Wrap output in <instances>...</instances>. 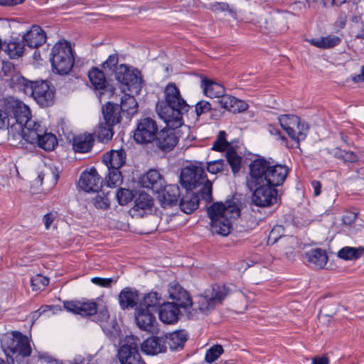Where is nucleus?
<instances>
[{
    "instance_id": "1",
    "label": "nucleus",
    "mask_w": 364,
    "mask_h": 364,
    "mask_svg": "<svg viewBox=\"0 0 364 364\" xmlns=\"http://www.w3.org/2000/svg\"><path fill=\"white\" fill-rule=\"evenodd\" d=\"M165 101L159 102L156 109L159 117L166 124L180 126L183 124L182 116L190 106L182 97L179 89L174 83H169L165 88Z\"/></svg>"
},
{
    "instance_id": "2",
    "label": "nucleus",
    "mask_w": 364,
    "mask_h": 364,
    "mask_svg": "<svg viewBox=\"0 0 364 364\" xmlns=\"http://www.w3.org/2000/svg\"><path fill=\"white\" fill-rule=\"evenodd\" d=\"M180 181L184 188L196 190L200 188V196L206 202L213 200V185L210 181L206 179L203 162L196 161L182 168Z\"/></svg>"
},
{
    "instance_id": "3",
    "label": "nucleus",
    "mask_w": 364,
    "mask_h": 364,
    "mask_svg": "<svg viewBox=\"0 0 364 364\" xmlns=\"http://www.w3.org/2000/svg\"><path fill=\"white\" fill-rule=\"evenodd\" d=\"M210 219L211 230L223 236H227L232 229V220L240 215V210L234 203H214L208 208Z\"/></svg>"
},
{
    "instance_id": "4",
    "label": "nucleus",
    "mask_w": 364,
    "mask_h": 364,
    "mask_svg": "<svg viewBox=\"0 0 364 364\" xmlns=\"http://www.w3.org/2000/svg\"><path fill=\"white\" fill-rule=\"evenodd\" d=\"M12 82L18 89L32 97L40 106L48 107L53 104L54 90L48 82L31 81L20 75H15Z\"/></svg>"
},
{
    "instance_id": "5",
    "label": "nucleus",
    "mask_w": 364,
    "mask_h": 364,
    "mask_svg": "<svg viewBox=\"0 0 364 364\" xmlns=\"http://www.w3.org/2000/svg\"><path fill=\"white\" fill-rule=\"evenodd\" d=\"M50 63L53 70L64 75L72 70L75 59L73 48L68 41H59L52 48Z\"/></svg>"
},
{
    "instance_id": "6",
    "label": "nucleus",
    "mask_w": 364,
    "mask_h": 364,
    "mask_svg": "<svg viewBox=\"0 0 364 364\" xmlns=\"http://www.w3.org/2000/svg\"><path fill=\"white\" fill-rule=\"evenodd\" d=\"M230 290L225 285L214 284L207 289L204 295H198L195 298L191 306L194 311L207 315L229 294Z\"/></svg>"
},
{
    "instance_id": "7",
    "label": "nucleus",
    "mask_w": 364,
    "mask_h": 364,
    "mask_svg": "<svg viewBox=\"0 0 364 364\" xmlns=\"http://www.w3.org/2000/svg\"><path fill=\"white\" fill-rule=\"evenodd\" d=\"M12 344L5 351L8 364H28L31 348L28 337L16 333Z\"/></svg>"
},
{
    "instance_id": "8",
    "label": "nucleus",
    "mask_w": 364,
    "mask_h": 364,
    "mask_svg": "<svg viewBox=\"0 0 364 364\" xmlns=\"http://www.w3.org/2000/svg\"><path fill=\"white\" fill-rule=\"evenodd\" d=\"M281 127L286 131L289 136L296 141L297 146L300 141H304L308 133L309 127L307 123L301 121L295 115L283 114L279 117Z\"/></svg>"
},
{
    "instance_id": "9",
    "label": "nucleus",
    "mask_w": 364,
    "mask_h": 364,
    "mask_svg": "<svg viewBox=\"0 0 364 364\" xmlns=\"http://www.w3.org/2000/svg\"><path fill=\"white\" fill-rule=\"evenodd\" d=\"M6 107L7 111L16 119L15 124L26 127V132L28 129H32L36 126V119H33L29 107L21 101L15 99H10L6 101Z\"/></svg>"
},
{
    "instance_id": "10",
    "label": "nucleus",
    "mask_w": 364,
    "mask_h": 364,
    "mask_svg": "<svg viewBox=\"0 0 364 364\" xmlns=\"http://www.w3.org/2000/svg\"><path fill=\"white\" fill-rule=\"evenodd\" d=\"M269 168V161L264 158L256 159L250 163V173L247 178V186L250 191L259 184L268 185L267 173Z\"/></svg>"
},
{
    "instance_id": "11",
    "label": "nucleus",
    "mask_w": 364,
    "mask_h": 364,
    "mask_svg": "<svg viewBox=\"0 0 364 364\" xmlns=\"http://www.w3.org/2000/svg\"><path fill=\"white\" fill-rule=\"evenodd\" d=\"M182 125L175 126L166 124V127L161 129L155 139L156 146L161 151L168 152L173 149L181 137Z\"/></svg>"
},
{
    "instance_id": "12",
    "label": "nucleus",
    "mask_w": 364,
    "mask_h": 364,
    "mask_svg": "<svg viewBox=\"0 0 364 364\" xmlns=\"http://www.w3.org/2000/svg\"><path fill=\"white\" fill-rule=\"evenodd\" d=\"M252 191V203L257 207H270L278 201V191L272 186L259 184Z\"/></svg>"
},
{
    "instance_id": "13",
    "label": "nucleus",
    "mask_w": 364,
    "mask_h": 364,
    "mask_svg": "<svg viewBox=\"0 0 364 364\" xmlns=\"http://www.w3.org/2000/svg\"><path fill=\"white\" fill-rule=\"evenodd\" d=\"M139 75V72L137 70H130L124 64H121L115 69L116 80L135 93H138L141 87L142 80Z\"/></svg>"
},
{
    "instance_id": "14",
    "label": "nucleus",
    "mask_w": 364,
    "mask_h": 364,
    "mask_svg": "<svg viewBox=\"0 0 364 364\" xmlns=\"http://www.w3.org/2000/svg\"><path fill=\"white\" fill-rule=\"evenodd\" d=\"M158 125L151 117L141 119L134 131V139L138 144H148L155 140Z\"/></svg>"
},
{
    "instance_id": "15",
    "label": "nucleus",
    "mask_w": 364,
    "mask_h": 364,
    "mask_svg": "<svg viewBox=\"0 0 364 364\" xmlns=\"http://www.w3.org/2000/svg\"><path fill=\"white\" fill-rule=\"evenodd\" d=\"M26 136L29 144H36L46 151L53 150L57 144L55 136L51 133L46 132L44 127L38 122L36 123V126L32 128V131L28 132Z\"/></svg>"
},
{
    "instance_id": "16",
    "label": "nucleus",
    "mask_w": 364,
    "mask_h": 364,
    "mask_svg": "<svg viewBox=\"0 0 364 364\" xmlns=\"http://www.w3.org/2000/svg\"><path fill=\"white\" fill-rule=\"evenodd\" d=\"M118 358L121 364H145L139 352L138 344L130 340L119 349Z\"/></svg>"
},
{
    "instance_id": "17",
    "label": "nucleus",
    "mask_w": 364,
    "mask_h": 364,
    "mask_svg": "<svg viewBox=\"0 0 364 364\" xmlns=\"http://www.w3.org/2000/svg\"><path fill=\"white\" fill-rule=\"evenodd\" d=\"M168 294L169 297L173 301L171 303L179 306L181 309L186 310L193 304L188 291L176 282L169 284Z\"/></svg>"
},
{
    "instance_id": "18",
    "label": "nucleus",
    "mask_w": 364,
    "mask_h": 364,
    "mask_svg": "<svg viewBox=\"0 0 364 364\" xmlns=\"http://www.w3.org/2000/svg\"><path fill=\"white\" fill-rule=\"evenodd\" d=\"M79 186L85 192H98L102 186V179L95 168L81 173Z\"/></svg>"
},
{
    "instance_id": "19",
    "label": "nucleus",
    "mask_w": 364,
    "mask_h": 364,
    "mask_svg": "<svg viewBox=\"0 0 364 364\" xmlns=\"http://www.w3.org/2000/svg\"><path fill=\"white\" fill-rule=\"evenodd\" d=\"M155 312L136 308L135 318L138 326L144 331L156 333L158 330Z\"/></svg>"
},
{
    "instance_id": "20",
    "label": "nucleus",
    "mask_w": 364,
    "mask_h": 364,
    "mask_svg": "<svg viewBox=\"0 0 364 364\" xmlns=\"http://www.w3.org/2000/svg\"><path fill=\"white\" fill-rule=\"evenodd\" d=\"M139 183L144 188L159 193L165 181L162 175L156 169H150L139 178Z\"/></svg>"
},
{
    "instance_id": "21",
    "label": "nucleus",
    "mask_w": 364,
    "mask_h": 364,
    "mask_svg": "<svg viewBox=\"0 0 364 364\" xmlns=\"http://www.w3.org/2000/svg\"><path fill=\"white\" fill-rule=\"evenodd\" d=\"M154 200L151 196L146 193L141 192L136 198L134 205L131 210L133 216L143 217L152 211Z\"/></svg>"
},
{
    "instance_id": "22",
    "label": "nucleus",
    "mask_w": 364,
    "mask_h": 364,
    "mask_svg": "<svg viewBox=\"0 0 364 364\" xmlns=\"http://www.w3.org/2000/svg\"><path fill=\"white\" fill-rule=\"evenodd\" d=\"M186 189V193L183 195L180 200V208L181 211L186 214H190L196 210L198 207L199 201L203 199L200 194V191L193 189Z\"/></svg>"
},
{
    "instance_id": "23",
    "label": "nucleus",
    "mask_w": 364,
    "mask_h": 364,
    "mask_svg": "<svg viewBox=\"0 0 364 364\" xmlns=\"http://www.w3.org/2000/svg\"><path fill=\"white\" fill-rule=\"evenodd\" d=\"M269 168L267 173L268 185L274 188L281 186L286 180L289 168L286 165L273 164L269 161Z\"/></svg>"
},
{
    "instance_id": "24",
    "label": "nucleus",
    "mask_w": 364,
    "mask_h": 364,
    "mask_svg": "<svg viewBox=\"0 0 364 364\" xmlns=\"http://www.w3.org/2000/svg\"><path fill=\"white\" fill-rule=\"evenodd\" d=\"M22 38L28 47L36 48L45 43L46 35L40 26L34 25L23 36Z\"/></svg>"
},
{
    "instance_id": "25",
    "label": "nucleus",
    "mask_w": 364,
    "mask_h": 364,
    "mask_svg": "<svg viewBox=\"0 0 364 364\" xmlns=\"http://www.w3.org/2000/svg\"><path fill=\"white\" fill-rule=\"evenodd\" d=\"M181 196V191L178 186L171 184L164 186L163 188L159 193V198L164 207L166 205H173L178 203Z\"/></svg>"
},
{
    "instance_id": "26",
    "label": "nucleus",
    "mask_w": 364,
    "mask_h": 364,
    "mask_svg": "<svg viewBox=\"0 0 364 364\" xmlns=\"http://www.w3.org/2000/svg\"><path fill=\"white\" fill-rule=\"evenodd\" d=\"M164 337L151 336L145 340L141 344V350L148 355H156L166 351L167 347Z\"/></svg>"
},
{
    "instance_id": "27",
    "label": "nucleus",
    "mask_w": 364,
    "mask_h": 364,
    "mask_svg": "<svg viewBox=\"0 0 364 364\" xmlns=\"http://www.w3.org/2000/svg\"><path fill=\"white\" fill-rule=\"evenodd\" d=\"M118 300L122 310L136 308L139 301V292L130 287H125L120 291Z\"/></svg>"
},
{
    "instance_id": "28",
    "label": "nucleus",
    "mask_w": 364,
    "mask_h": 364,
    "mask_svg": "<svg viewBox=\"0 0 364 364\" xmlns=\"http://www.w3.org/2000/svg\"><path fill=\"white\" fill-rule=\"evenodd\" d=\"M217 102L221 108L233 113L243 112L248 107L246 102L225 93L218 98Z\"/></svg>"
},
{
    "instance_id": "29",
    "label": "nucleus",
    "mask_w": 364,
    "mask_h": 364,
    "mask_svg": "<svg viewBox=\"0 0 364 364\" xmlns=\"http://www.w3.org/2000/svg\"><path fill=\"white\" fill-rule=\"evenodd\" d=\"M102 161L107 168L119 169L126 161V153L122 149L111 150L102 156Z\"/></svg>"
},
{
    "instance_id": "30",
    "label": "nucleus",
    "mask_w": 364,
    "mask_h": 364,
    "mask_svg": "<svg viewBox=\"0 0 364 364\" xmlns=\"http://www.w3.org/2000/svg\"><path fill=\"white\" fill-rule=\"evenodd\" d=\"M180 306L171 302L163 304L159 310L160 320L167 324H173L178 320Z\"/></svg>"
},
{
    "instance_id": "31",
    "label": "nucleus",
    "mask_w": 364,
    "mask_h": 364,
    "mask_svg": "<svg viewBox=\"0 0 364 364\" xmlns=\"http://www.w3.org/2000/svg\"><path fill=\"white\" fill-rule=\"evenodd\" d=\"M98 321L100 322V326L103 331L109 337H116L119 334V327L115 320H112L109 323V314L107 308L100 311L97 314Z\"/></svg>"
},
{
    "instance_id": "32",
    "label": "nucleus",
    "mask_w": 364,
    "mask_h": 364,
    "mask_svg": "<svg viewBox=\"0 0 364 364\" xmlns=\"http://www.w3.org/2000/svg\"><path fill=\"white\" fill-rule=\"evenodd\" d=\"M304 257L309 264L316 269L323 268L328 259L326 252L321 248L310 250L305 252Z\"/></svg>"
},
{
    "instance_id": "33",
    "label": "nucleus",
    "mask_w": 364,
    "mask_h": 364,
    "mask_svg": "<svg viewBox=\"0 0 364 364\" xmlns=\"http://www.w3.org/2000/svg\"><path fill=\"white\" fill-rule=\"evenodd\" d=\"M103 121L105 124H110L112 125L117 124L121 122V109L117 104L110 102L106 103L102 107Z\"/></svg>"
},
{
    "instance_id": "34",
    "label": "nucleus",
    "mask_w": 364,
    "mask_h": 364,
    "mask_svg": "<svg viewBox=\"0 0 364 364\" xmlns=\"http://www.w3.org/2000/svg\"><path fill=\"white\" fill-rule=\"evenodd\" d=\"M31 131H32V129H28V132H26V127L21 126V128H18V124H12L8 128V140L13 146H18L19 144L23 146L24 143L22 142L23 141L28 143L26 135Z\"/></svg>"
},
{
    "instance_id": "35",
    "label": "nucleus",
    "mask_w": 364,
    "mask_h": 364,
    "mask_svg": "<svg viewBox=\"0 0 364 364\" xmlns=\"http://www.w3.org/2000/svg\"><path fill=\"white\" fill-rule=\"evenodd\" d=\"M165 339L166 347L171 350L182 348L188 339L187 333L183 331H176L163 336Z\"/></svg>"
},
{
    "instance_id": "36",
    "label": "nucleus",
    "mask_w": 364,
    "mask_h": 364,
    "mask_svg": "<svg viewBox=\"0 0 364 364\" xmlns=\"http://www.w3.org/2000/svg\"><path fill=\"white\" fill-rule=\"evenodd\" d=\"M94 136L91 134H84L74 136L73 149L75 152H89L94 144Z\"/></svg>"
},
{
    "instance_id": "37",
    "label": "nucleus",
    "mask_w": 364,
    "mask_h": 364,
    "mask_svg": "<svg viewBox=\"0 0 364 364\" xmlns=\"http://www.w3.org/2000/svg\"><path fill=\"white\" fill-rule=\"evenodd\" d=\"M161 301V296L157 292L151 291L143 297V300L139 302L136 308L156 313L162 305Z\"/></svg>"
},
{
    "instance_id": "38",
    "label": "nucleus",
    "mask_w": 364,
    "mask_h": 364,
    "mask_svg": "<svg viewBox=\"0 0 364 364\" xmlns=\"http://www.w3.org/2000/svg\"><path fill=\"white\" fill-rule=\"evenodd\" d=\"M200 86L203 93L210 98H219L225 92V87L223 85L206 77L202 78Z\"/></svg>"
},
{
    "instance_id": "39",
    "label": "nucleus",
    "mask_w": 364,
    "mask_h": 364,
    "mask_svg": "<svg viewBox=\"0 0 364 364\" xmlns=\"http://www.w3.org/2000/svg\"><path fill=\"white\" fill-rule=\"evenodd\" d=\"M2 49L11 58H16L21 56L24 50V41L17 38H13L6 45L2 46Z\"/></svg>"
},
{
    "instance_id": "40",
    "label": "nucleus",
    "mask_w": 364,
    "mask_h": 364,
    "mask_svg": "<svg viewBox=\"0 0 364 364\" xmlns=\"http://www.w3.org/2000/svg\"><path fill=\"white\" fill-rule=\"evenodd\" d=\"M88 77L95 90L107 91V81L104 73L97 68H92L88 73Z\"/></svg>"
},
{
    "instance_id": "41",
    "label": "nucleus",
    "mask_w": 364,
    "mask_h": 364,
    "mask_svg": "<svg viewBox=\"0 0 364 364\" xmlns=\"http://www.w3.org/2000/svg\"><path fill=\"white\" fill-rule=\"evenodd\" d=\"M122 112L129 115H133L137 112L138 103L134 96L124 94L121 98V104L119 106Z\"/></svg>"
},
{
    "instance_id": "42",
    "label": "nucleus",
    "mask_w": 364,
    "mask_h": 364,
    "mask_svg": "<svg viewBox=\"0 0 364 364\" xmlns=\"http://www.w3.org/2000/svg\"><path fill=\"white\" fill-rule=\"evenodd\" d=\"M113 127L112 124H105L102 121L100 122L95 132L99 141L103 143H107L110 141L114 135Z\"/></svg>"
},
{
    "instance_id": "43",
    "label": "nucleus",
    "mask_w": 364,
    "mask_h": 364,
    "mask_svg": "<svg viewBox=\"0 0 364 364\" xmlns=\"http://www.w3.org/2000/svg\"><path fill=\"white\" fill-rule=\"evenodd\" d=\"M363 253L364 249L363 247H344L339 250L338 256L345 260H351L359 258Z\"/></svg>"
},
{
    "instance_id": "44",
    "label": "nucleus",
    "mask_w": 364,
    "mask_h": 364,
    "mask_svg": "<svg viewBox=\"0 0 364 364\" xmlns=\"http://www.w3.org/2000/svg\"><path fill=\"white\" fill-rule=\"evenodd\" d=\"M59 178V174L57 170H53L50 168H46L45 170L41 171L36 179L35 180V182L36 184H42L43 180H46V181H50L52 184L55 185Z\"/></svg>"
},
{
    "instance_id": "45",
    "label": "nucleus",
    "mask_w": 364,
    "mask_h": 364,
    "mask_svg": "<svg viewBox=\"0 0 364 364\" xmlns=\"http://www.w3.org/2000/svg\"><path fill=\"white\" fill-rule=\"evenodd\" d=\"M226 158L234 173H237L241 167L242 158L237 152L231 149L227 151Z\"/></svg>"
},
{
    "instance_id": "46",
    "label": "nucleus",
    "mask_w": 364,
    "mask_h": 364,
    "mask_svg": "<svg viewBox=\"0 0 364 364\" xmlns=\"http://www.w3.org/2000/svg\"><path fill=\"white\" fill-rule=\"evenodd\" d=\"M331 154L335 157L342 159L344 162L354 163L358 161V157L353 151H346L339 148L333 149Z\"/></svg>"
},
{
    "instance_id": "47",
    "label": "nucleus",
    "mask_w": 364,
    "mask_h": 364,
    "mask_svg": "<svg viewBox=\"0 0 364 364\" xmlns=\"http://www.w3.org/2000/svg\"><path fill=\"white\" fill-rule=\"evenodd\" d=\"M78 314L82 316H90L97 311V305L95 301H80Z\"/></svg>"
},
{
    "instance_id": "48",
    "label": "nucleus",
    "mask_w": 364,
    "mask_h": 364,
    "mask_svg": "<svg viewBox=\"0 0 364 364\" xmlns=\"http://www.w3.org/2000/svg\"><path fill=\"white\" fill-rule=\"evenodd\" d=\"M109 173L105 178V181L109 187H114L122 181V175L119 169L108 168Z\"/></svg>"
},
{
    "instance_id": "49",
    "label": "nucleus",
    "mask_w": 364,
    "mask_h": 364,
    "mask_svg": "<svg viewBox=\"0 0 364 364\" xmlns=\"http://www.w3.org/2000/svg\"><path fill=\"white\" fill-rule=\"evenodd\" d=\"M223 353V348L221 345H214L206 351L205 360L211 363L218 360Z\"/></svg>"
},
{
    "instance_id": "50",
    "label": "nucleus",
    "mask_w": 364,
    "mask_h": 364,
    "mask_svg": "<svg viewBox=\"0 0 364 364\" xmlns=\"http://www.w3.org/2000/svg\"><path fill=\"white\" fill-rule=\"evenodd\" d=\"M116 197L118 203L122 205H124L132 200L134 196L132 191L126 188H120L117 192Z\"/></svg>"
},
{
    "instance_id": "51",
    "label": "nucleus",
    "mask_w": 364,
    "mask_h": 364,
    "mask_svg": "<svg viewBox=\"0 0 364 364\" xmlns=\"http://www.w3.org/2000/svg\"><path fill=\"white\" fill-rule=\"evenodd\" d=\"M226 133L225 131H220L217 137L216 141L214 142L213 149L216 151H224L226 149L229 143L227 141L226 139Z\"/></svg>"
},
{
    "instance_id": "52",
    "label": "nucleus",
    "mask_w": 364,
    "mask_h": 364,
    "mask_svg": "<svg viewBox=\"0 0 364 364\" xmlns=\"http://www.w3.org/2000/svg\"><path fill=\"white\" fill-rule=\"evenodd\" d=\"M224 166L225 161L223 159H218L207 162L206 168L209 173L216 174L223 170Z\"/></svg>"
},
{
    "instance_id": "53",
    "label": "nucleus",
    "mask_w": 364,
    "mask_h": 364,
    "mask_svg": "<svg viewBox=\"0 0 364 364\" xmlns=\"http://www.w3.org/2000/svg\"><path fill=\"white\" fill-rule=\"evenodd\" d=\"M49 284V279L47 277L41 275H36L35 277L31 278V285L33 290H38L41 288L40 284L43 287H46Z\"/></svg>"
},
{
    "instance_id": "54",
    "label": "nucleus",
    "mask_w": 364,
    "mask_h": 364,
    "mask_svg": "<svg viewBox=\"0 0 364 364\" xmlns=\"http://www.w3.org/2000/svg\"><path fill=\"white\" fill-rule=\"evenodd\" d=\"M1 71L4 74V76L5 77H11V78L9 79V80L11 81V84L14 86V87H17V85H14L12 82V78L18 75L17 73H15V68L14 67V65L11 63H2V68H1Z\"/></svg>"
},
{
    "instance_id": "55",
    "label": "nucleus",
    "mask_w": 364,
    "mask_h": 364,
    "mask_svg": "<svg viewBox=\"0 0 364 364\" xmlns=\"http://www.w3.org/2000/svg\"><path fill=\"white\" fill-rule=\"evenodd\" d=\"M117 278H102V277H92L91 282L101 287H110L112 284L116 283Z\"/></svg>"
},
{
    "instance_id": "56",
    "label": "nucleus",
    "mask_w": 364,
    "mask_h": 364,
    "mask_svg": "<svg viewBox=\"0 0 364 364\" xmlns=\"http://www.w3.org/2000/svg\"><path fill=\"white\" fill-rule=\"evenodd\" d=\"M92 203L95 207L102 210L107 209L109 205V199L107 197L102 196L100 194L97 195L92 199Z\"/></svg>"
},
{
    "instance_id": "57",
    "label": "nucleus",
    "mask_w": 364,
    "mask_h": 364,
    "mask_svg": "<svg viewBox=\"0 0 364 364\" xmlns=\"http://www.w3.org/2000/svg\"><path fill=\"white\" fill-rule=\"evenodd\" d=\"M323 48H330L338 45L341 42V38L336 36H328L322 37Z\"/></svg>"
},
{
    "instance_id": "58",
    "label": "nucleus",
    "mask_w": 364,
    "mask_h": 364,
    "mask_svg": "<svg viewBox=\"0 0 364 364\" xmlns=\"http://www.w3.org/2000/svg\"><path fill=\"white\" fill-rule=\"evenodd\" d=\"M211 109V105L208 101L201 100L196 105L195 110L198 116L207 113Z\"/></svg>"
},
{
    "instance_id": "59",
    "label": "nucleus",
    "mask_w": 364,
    "mask_h": 364,
    "mask_svg": "<svg viewBox=\"0 0 364 364\" xmlns=\"http://www.w3.org/2000/svg\"><path fill=\"white\" fill-rule=\"evenodd\" d=\"M118 61L119 58L117 54H112L108 57L107 60L103 63L102 66L105 69L114 70L117 68Z\"/></svg>"
},
{
    "instance_id": "60",
    "label": "nucleus",
    "mask_w": 364,
    "mask_h": 364,
    "mask_svg": "<svg viewBox=\"0 0 364 364\" xmlns=\"http://www.w3.org/2000/svg\"><path fill=\"white\" fill-rule=\"evenodd\" d=\"M80 301H65L63 302L64 308L70 312L78 314Z\"/></svg>"
},
{
    "instance_id": "61",
    "label": "nucleus",
    "mask_w": 364,
    "mask_h": 364,
    "mask_svg": "<svg viewBox=\"0 0 364 364\" xmlns=\"http://www.w3.org/2000/svg\"><path fill=\"white\" fill-rule=\"evenodd\" d=\"M39 360L42 363L46 364H63L47 353H42L39 355Z\"/></svg>"
},
{
    "instance_id": "62",
    "label": "nucleus",
    "mask_w": 364,
    "mask_h": 364,
    "mask_svg": "<svg viewBox=\"0 0 364 364\" xmlns=\"http://www.w3.org/2000/svg\"><path fill=\"white\" fill-rule=\"evenodd\" d=\"M56 215H57L56 213L50 212V213L46 214L43 216V221L44 223L45 228L46 230H48L50 228L51 224L53 223V222L54 221V220L56 218Z\"/></svg>"
},
{
    "instance_id": "63",
    "label": "nucleus",
    "mask_w": 364,
    "mask_h": 364,
    "mask_svg": "<svg viewBox=\"0 0 364 364\" xmlns=\"http://www.w3.org/2000/svg\"><path fill=\"white\" fill-rule=\"evenodd\" d=\"M357 218V214L353 212L348 213L343 216V223L345 225L350 226L353 225Z\"/></svg>"
},
{
    "instance_id": "64",
    "label": "nucleus",
    "mask_w": 364,
    "mask_h": 364,
    "mask_svg": "<svg viewBox=\"0 0 364 364\" xmlns=\"http://www.w3.org/2000/svg\"><path fill=\"white\" fill-rule=\"evenodd\" d=\"M214 9L215 11H228L230 14H234V11L232 10V9L230 7L228 4L220 2V3H216L213 5Z\"/></svg>"
}]
</instances>
